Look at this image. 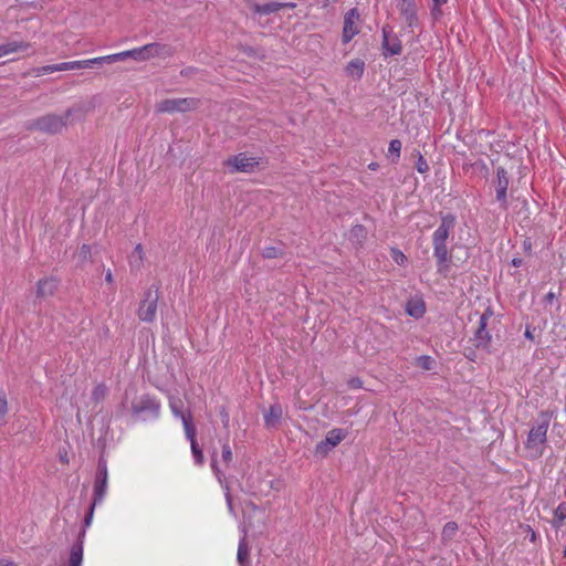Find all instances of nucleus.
<instances>
[{
	"label": "nucleus",
	"mask_w": 566,
	"mask_h": 566,
	"mask_svg": "<svg viewBox=\"0 0 566 566\" xmlns=\"http://www.w3.org/2000/svg\"><path fill=\"white\" fill-rule=\"evenodd\" d=\"M391 258L399 265H403L407 262L406 255L398 249H391Z\"/></svg>",
	"instance_id": "41"
},
{
	"label": "nucleus",
	"mask_w": 566,
	"mask_h": 566,
	"mask_svg": "<svg viewBox=\"0 0 566 566\" xmlns=\"http://www.w3.org/2000/svg\"><path fill=\"white\" fill-rule=\"evenodd\" d=\"M95 65H102L101 61H99V57H93V59L83 60V67L84 69L93 67Z\"/></svg>",
	"instance_id": "44"
},
{
	"label": "nucleus",
	"mask_w": 566,
	"mask_h": 566,
	"mask_svg": "<svg viewBox=\"0 0 566 566\" xmlns=\"http://www.w3.org/2000/svg\"><path fill=\"white\" fill-rule=\"evenodd\" d=\"M96 505L97 504H94V502L91 504L90 511L84 518V527H88L91 525L92 520H93L94 509Z\"/></svg>",
	"instance_id": "43"
},
{
	"label": "nucleus",
	"mask_w": 566,
	"mask_h": 566,
	"mask_svg": "<svg viewBox=\"0 0 566 566\" xmlns=\"http://www.w3.org/2000/svg\"><path fill=\"white\" fill-rule=\"evenodd\" d=\"M258 160L254 157H249L245 154H239L227 159L226 165L231 171L250 172L258 166Z\"/></svg>",
	"instance_id": "12"
},
{
	"label": "nucleus",
	"mask_w": 566,
	"mask_h": 566,
	"mask_svg": "<svg viewBox=\"0 0 566 566\" xmlns=\"http://www.w3.org/2000/svg\"><path fill=\"white\" fill-rule=\"evenodd\" d=\"M566 521V502H562L557 505L554 511V518L552 521V526L554 528H560Z\"/></svg>",
	"instance_id": "25"
},
{
	"label": "nucleus",
	"mask_w": 566,
	"mask_h": 566,
	"mask_svg": "<svg viewBox=\"0 0 566 566\" xmlns=\"http://www.w3.org/2000/svg\"><path fill=\"white\" fill-rule=\"evenodd\" d=\"M8 413V399L4 391H0V426L3 423Z\"/></svg>",
	"instance_id": "36"
},
{
	"label": "nucleus",
	"mask_w": 566,
	"mask_h": 566,
	"mask_svg": "<svg viewBox=\"0 0 566 566\" xmlns=\"http://www.w3.org/2000/svg\"><path fill=\"white\" fill-rule=\"evenodd\" d=\"M349 386L352 388H360L363 386V381L359 378H353L349 380Z\"/></svg>",
	"instance_id": "46"
},
{
	"label": "nucleus",
	"mask_w": 566,
	"mask_h": 566,
	"mask_svg": "<svg viewBox=\"0 0 566 566\" xmlns=\"http://www.w3.org/2000/svg\"><path fill=\"white\" fill-rule=\"evenodd\" d=\"M122 61L130 57L138 62L148 61L154 57H167L171 55L170 46L160 43H148L140 48L123 51Z\"/></svg>",
	"instance_id": "3"
},
{
	"label": "nucleus",
	"mask_w": 566,
	"mask_h": 566,
	"mask_svg": "<svg viewBox=\"0 0 566 566\" xmlns=\"http://www.w3.org/2000/svg\"><path fill=\"white\" fill-rule=\"evenodd\" d=\"M59 66H60V63L44 65V66H40V67H34L32 70V74L34 76H42V75H45V74H50V73H54V72H60V67Z\"/></svg>",
	"instance_id": "30"
},
{
	"label": "nucleus",
	"mask_w": 566,
	"mask_h": 566,
	"mask_svg": "<svg viewBox=\"0 0 566 566\" xmlns=\"http://www.w3.org/2000/svg\"><path fill=\"white\" fill-rule=\"evenodd\" d=\"M198 101L195 98H166L156 104L158 113L188 112L197 108Z\"/></svg>",
	"instance_id": "5"
},
{
	"label": "nucleus",
	"mask_w": 566,
	"mask_h": 566,
	"mask_svg": "<svg viewBox=\"0 0 566 566\" xmlns=\"http://www.w3.org/2000/svg\"><path fill=\"white\" fill-rule=\"evenodd\" d=\"M98 57H99L102 65L105 63H115V62L122 61V53L118 52V53H114V54H109V55H105V56H98Z\"/></svg>",
	"instance_id": "39"
},
{
	"label": "nucleus",
	"mask_w": 566,
	"mask_h": 566,
	"mask_svg": "<svg viewBox=\"0 0 566 566\" xmlns=\"http://www.w3.org/2000/svg\"><path fill=\"white\" fill-rule=\"evenodd\" d=\"M368 167H369V169H371V170H376V169H377V167H378V164H376V163H371V164H369V166H368Z\"/></svg>",
	"instance_id": "55"
},
{
	"label": "nucleus",
	"mask_w": 566,
	"mask_h": 566,
	"mask_svg": "<svg viewBox=\"0 0 566 566\" xmlns=\"http://www.w3.org/2000/svg\"><path fill=\"white\" fill-rule=\"evenodd\" d=\"M431 15L433 19H439L442 15L441 6L446 4L448 0H432Z\"/></svg>",
	"instance_id": "38"
},
{
	"label": "nucleus",
	"mask_w": 566,
	"mask_h": 566,
	"mask_svg": "<svg viewBox=\"0 0 566 566\" xmlns=\"http://www.w3.org/2000/svg\"><path fill=\"white\" fill-rule=\"evenodd\" d=\"M132 411L135 415H147L157 418L160 411V403L157 399L149 395H143L132 403Z\"/></svg>",
	"instance_id": "9"
},
{
	"label": "nucleus",
	"mask_w": 566,
	"mask_h": 566,
	"mask_svg": "<svg viewBox=\"0 0 566 566\" xmlns=\"http://www.w3.org/2000/svg\"><path fill=\"white\" fill-rule=\"evenodd\" d=\"M434 364H436L434 359L432 357H430V356H427V355L419 356L416 359V365L418 367H420L421 369H423V370H431V369H433Z\"/></svg>",
	"instance_id": "32"
},
{
	"label": "nucleus",
	"mask_w": 566,
	"mask_h": 566,
	"mask_svg": "<svg viewBox=\"0 0 566 566\" xmlns=\"http://www.w3.org/2000/svg\"><path fill=\"white\" fill-rule=\"evenodd\" d=\"M556 298V295L554 292L549 291L546 295H545V302L547 303H552L554 300Z\"/></svg>",
	"instance_id": "48"
},
{
	"label": "nucleus",
	"mask_w": 566,
	"mask_h": 566,
	"mask_svg": "<svg viewBox=\"0 0 566 566\" xmlns=\"http://www.w3.org/2000/svg\"><path fill=\"white\" fill-rule=\"evenodd\" d=\"M524 336L530 340L534 339V335L530 326L526 327Z\"/></svg>",
	"instance_id": "49"
},
{
	"label": "nucleus",
	"mask_w": 566,
	"mask_h": 566,
	"mask_svg": "<svg viewBox=\"0 0 566 566\" xmlns=\"http://www.w3.org/2000/svg\"><path fill=\"white\" fill-rule=\"evenodd\" d=\"M242 537L239 542L237 558L240 565H243L249 555V546L247 543V530L242 527Z\"/></svg>",
	"instance_id": "26"
},
{
	"label": "nucleus",
	"mask_w": 566,
	"mask_h": 566,
	"mask_svg": "<svg viewBox=\"0 0 566 566\" xmlns=\"http://www.w3.org/2000/svg\"><path fill=\"white\" fill-rule=\"evenodd\" d=\"M108 392L107 387L104 384H98L92 391V399L98 403L103 401Z\"/></svg>",
	"instance_id": "31"
},
{
	"label": "nucleus",
	"mask_w": 566,
	"mask_h": 566,
	"mask_svg": "<svg viewBox=\"0 0 566 566\" xmlns=\"http://www.w3.org/2000/svg\"><path fill=\"white\" fill-rule=\"evenodd\" d=\"M347 71L352 75H357L359 77L363 75L364 72V63L359 60H354L348 63Z\"/></svg>",
	"instance_id": "33"
},
{
	"label": "nucleus",
	"mask_w": 566,
	"mask_h": 566,
	"mask_svg": "<svg viewBox=\"0 0 566 566\" xmlns=\"http://www.w3.org/2000/svg\"><path fill=\"white\" fill-rule=\"evenodd\" d=\"M525 530H526V538H528L530 542L535 543L538 538L536 532L530 525H526Z\"/></svg>",
	"instance_id": "45"
},
{
	"label": "nucleus",
	"mask_w": 566,
	"mask_h": 566,
	"mask_svg": "<svg viewBox=\"0 0 566 566\" xmlns=\"http://www.w3.org/2000/svg\"><path fill=\"white\" fill-rule=\"evenodd\" d=\"M507 171L503 167L496 168L495 191L496 200L500 202L502 209H507V188H509Z\"/></svg>",
	"instance_id": "11"
},
{
	"label": "nucleus",
	"mask_w": 566,
	"mask_h": 566,
	"mask_svg": "<svg viewBox=\"0 0 566 566\" xmlns=\"http://www.w3.org/2000/svg\"><path fill=\"white\" fill-rule=\"evenodd\" d=\"M282 254H283V251L279 247H265L262 250V255H263V258H266V259H275V258L281 256Z\"/></svg>",
	"instance_id": "34"
},
{
	"label": "nucleus",
	"mask_w": 566,
	"mask_h": 566,
	"mask_svg": "<svg viewBox=\"0 0 566 566\" xmlns=\"http://www.w3.org/2000/svg\"><path fill=\"white\" fill-rule=\"evenodd\" d=\"M85 530L80 534L78 542L71 547L69 566H82L83 560V538Z\"/></svg>",
	"instance_id": "20"
},
{
	"label": "nucleus",
	"mask_w": 566,
	"mask_h": 566,
	"mask_svg": "<svg viewBox=\"0 0 566 566\" xmlns=\"http://www.w3.org/2000/svg\"><path fill=\"white\" fill-rule=\"evenodd\" d=\"M60 72L61 71H73V70H81L83 67V60L81 61H70V62H62L60 63Z\"/></svg>",
	"instance_id": "35"
},
{
	"label": "nucleus",
	"mask_w": 566,
	"mask_h": 566,
	"mask_svg": "<svg viewBox=\"0 0 566 566\" xmlns=\"http://www.w3.org/2000/svg\"><path fill=\"white\" fill-rule=\"evenodd\" d=\"M416 169L420 174H426L429 170V165H428L427 160L423 158L422 155H419V157H418V159L416 161Z\"/></svg>",
	"instance_id": "42"
},
{
	"label": "nucleus",
	"mask_w": 566,
	"mask_h": 566,
	"mask_svg": "<svg viewBox=\"0 0 566 566\" xmlns=\"http://www.w3.org/2000/svg\"><path fill=\"white\" fill-rule=\"evenodd\" d=\"M458 530H459V526L455 522H448L442 528V533H441L442 541L443 542L451 541L455 536Z\"/></svg>",
	"instance_id": "28"
},
{
	"label": "nucleus",
	"mask_w": 566,
	"mask_h": 566,
	"mask_svg": "<svg viewBox=\"0 0 566 566\" xmlns=\"http://www.w3.org/2000/svg\"><path fill=\"white\" fill-rule=\"evenodd\" d=\"M107 491V468L104 461L98 462L97 472L94 482V504H101Z\"/></svg>",
	"instance_id": "10"
},
{
	"label": "nucleus",
	"mask_w": 566,
	"mask_h": 566,
	"mask_svg": "<svg viewBox=\"0 0 566 566\" xmlns=\"http://www.w3.org/2000/svg\"><path fill=\"white\" fill-rule=\"evenodd\" d=\"M222 421H223V424L227 427V426H228V422H229L228 413H224V415H223V419H222Z\"/></svg>",
	"instance_id": "53"
},
{
	"label": "nucleus",
	"mask_w": 566,
	"mask_h": 566,
	"mask_svg": "<svg viewBox=\"0 0 566 566\" xmlns=\"http://www.w3.org/2000/svg\"><path fill=\"white\" fill-rule=\"evenodd\" d=\"M221 459L226 465H229L233 459L231 447L227 442L222 444Z\"/></svg>",
	"instance_id": "37"
},
{
	"label": "nucleus",
	"mask_w": 566,
	"mask_h": 566,
	"mask_svg": "<svg viewBox=\"0 0 566 566\" xmlns=\"http://www.w3.org/2000/svg\"><path fill=\"white\" fill-rule=\"evenodd\" d=\"M105 281H106L107 283H112V282H113V274H112L111 270H108V271L106 272Z\"/></svg>",
	"instance_id": "52"
},
{
	"label": "nucleus",
	"mask_w": 566,
	"mask_h": 566,
	"mask_svg": "<svg viewBox=\"0 0 566 566\" xmlns=\"http://www.w3.org/2000/svg\"><path fill=\"white\" fill-rule=\"evenodd\" d=\"M73 114V108H69L63 115L46 114L36 118L31 127L48 134L60 133L67 123V119Z\"/></svg>",
	"instance_id": "4"
},
{
	"label": "nucleus",
	"mask_w": 566,
	"mask_h": 566,
	"mask_svg": "<svg viewBox=\"0 0 566 566\" xmlns=\"http://www.w3.org/2000/svg\"><path fill=\"white\" fill-rule=\"evenodd\" d=\"M345 432L342 429H333L328 431L324 441L317 444L316 451L321 452L325 447L334 448L345 439Z\"/></svg>",
	"instance_id": "18"
},
{
	"label": "nucleus",
	"mask_w": 566,
	"mask_h": 566,
	"mask_svg": "<svg viewBox=\"0 0 566 566\" xmlns=\"http://www.w3.org/2000/svg\"><path fill=\"white\" fill-rule=\"evenodd\" d=\"M493 315L492 311L488 308L479 318V327L474 333V336L472 338V342L474 346L479 349H483L489 352L490 350V344L492 340V336L486 329L488 322Z\"/></svg>",
	"instance_id": "7"
},
{
	"label": "nucleus",
	"mask_w": 566,
	"mask_h": 566,
	"mask_svg": "<svg viewBox=\"0 0 566 566\" xmlns=\"http://www.w3.org/2000/svg\"><path fill=\"white\" fill-rule=\"evenodd\" d=\"M565 496H566V489H565Z\"/></svg>",
	"instance_id": "56"
},
{
	"label": "nucleus",
	"mask_w": 566,
	"mask_h": 566,
	"mask_svg": "<svg viewBox=\"0 0 566 566\" xmlns=\"http://www.w3.org/2000/svg\"><path fill=\"white\" fill-rule=\"evenodd\" d=\"M522 264H523V260L522 259L515 258V259L512 260V265L515 266V268H520Z\"/></svg>",
	"instance_id": "51"
},
{
	"label": "nucleus",
	"mask_w": 566,
	"mask_h": 566,
	"mask_svg": "<svg viewBox=\"0 0 566 566\" xmlns=\"http://www.w3.org/2000/svg\"><path fill=\"white\" fill-rule=\"evenodd\" d=\"M59 282L54 277H45L38 282L36 295L39 297H46L54 294L57 290Z\"/></svg>",
	"instance_id": "19"
},
{
	"label": "nucleus",
	"mask_w": 566,
	"mask_h": 566,
	"mask_svg": "<svg viewBox=\"0 0 566 566\" xmlns=\"http://www.w3.org/2000/svg\"><path fill=\"white\" fill-rule=\"evenodd\" d=\"M382 49L385 56L398 55L402 51L401 42L396 36H391V30L382 28Z\"/></svg>",
	"instance_id": "14"
},
{
	"label": "nucleus",
	"mask_w": 566,
	"mask_h": 566,
	"mask_svg": "<svg viewBox=\"0 0 566 566\" xmlns=\"http://www.w3.org/2000/svg\"><path fill=\"white\" fill-rule=\"evenodd\" d=\"M360 13L357 8L349 9L344 15L342 41L349 43L360 32Z\"/></svg>",
	"instance_id": "6"
},
{
	"label": "nucleus",
	"mask_w": 566,
	"mask_h": 566,
	"mask_svg": "<svg viewBox=\"0 0 566 566\" xmlns=\"http://www.w3.org/2000/svg\"><path fill=\"white\" fill-rule=\"evenodd\" d=\"M182 401L178 398L171 397L169 399V407L174 413L175 417L180 418L184 424V429L186 430V423H192V419L190 415H185L182 412Z\"/></svg>",
	"instance_id": "22"
},
{
	"label": "nucleus",
	"mask_w": 566,
	"mask_h": 566,
	"mask_svg": "<svg viewBox=\"0 0 566 566\" xmlns=\"http://www.w3.org/2000/svg\"><path fill=\"white\" fill-rule=\"evenodd\" d=\"M353 231L355 232H363L364 231V228L361 226H356Z\"/></svg>",
	"instance_id": "54"
},
{
	"label": "nucleus",
	"mask_w": 566,
	"mask_h": 566,
	"mask_svg": "<svg viewBox=\"0 0 566 566\" xmlns=\"http://www.w3.org/2000/svg\"><path fill=\"white\" fill-rule=\"evenodd\" d=\"M406 311L412 317H422L426 312L424 303L422 301H410L407 304Z\"/></svg>",
	"instance_id": "27"
},
{
	"label": "nucleus",
	"mask_w": 566,
	"mask_h": 566,
	"mask_svg": "<svg viewBox=\"0 0 566 566\" xmlns=\"http://www.w3.org/2000/svg\"><path fill=\"white\" fill-rule=\"evenodd\" d=\"M144 264V249L142 244H137L129 255V265L133 270H139Z\"/></svg>",
	"instance_id": "24"
},
{
	"label": "nucleus",
	"mask_w": 566,
	"mask_h": 566,
	"mask_svg": "<svg viewBox=\"0 0 566 566\" xmlns=\"http://www.w3.org/2000/svg\"><path fill=\"white\" fill-rule=\"evenodd\" d=\"M398 10L408 28L413 31L419 25L418 10L415 0H399Z\"/></svg>",
	"instance_id": "13"
},
{
	"label": "nucleus",
	"mask_w": 566,
	"mask_h": 566,
	"mask_svg": "<svg viewBox=\"0 0 566 566\" xmlns=\"http://www.w3.org/2000/svg\"><path fill=\"white\" fill-rule=\"evenodd\" d=\"M29 46H30V44L24 41L7 42V43L0 45V57L7 56L11 53H15L19 51H24Z\"/></svg>",
	"instance_id": "23"
},
{
	"label": "nucleus",
	"mask_w": 566,
	"mask_h": 566,
	"mask_svg": "<svg viewBox=\"0 0 566 566\" xmlns=\"http://www.w3.org/2000/svg\"><path fill=\"white\" fill-rule=\"evenodd\" d=\"M91 253V247L87 244H83L81 247V254L87 256Z\"/></svg>",
	"instance_id": "47"
},
{
	"label": "nucleus",
	"mask_w": 566,
	"mask_h": 566,
	"mask_svg": "<svg viewBox=\"0 0 566 566\" xmlns=\"http://www.w3.org/2000/svg\"><path fill=\"white\" fill-rule=\"evenodd\" d=\"M553 417L554 413L552 411H541L536 422L532 424L524 443L528 459L536 460L544 454L547 432Z\"/></svg>",
	"instance_id": "2"
},
{
	"label": "nucleus",
	"mask_w": 566,
	"mask_h": 566,
	"mask_svg": "<svg viewBox=\"0 0 566 566\" xmlns=\"http://www.w3.org/2000/svg\"><path fill=\"white\" fill-rule=\"evenodd\" d=\"M186 438L190 442L191 453L193 457L195 464L198 467L203 465L205 463V457L201 448L199 447L197 440H196V427L193 423H186Z\"/></svg>",
	"instance_id": "15"
},
{
	"label": "nucleus",
	"mask_w": 566,
	"mask_h": 566,
	"mask_svg": "<svg viewBox=\"0 0 566 566\" xmlns=\"http://www.w3.org/2000/svg\"><path fill=\"white\" fill-rule=\"evenodd\" d=\"M211 469H212L216 478L218 479L219 483L221 484V486L226 489V500H227V505H228L230 514L235 515L233 504H232V499H231V495L229 492V488L224 483V475L218 467V462L216 459V452H213L211 455Z\"/></svg>",
	"instance_id": "17"
},
{
	"label": "nucleus",
	"mask_w": 566,
	"mask_h": 566,
	"mask_svg": "<svg viewBox=\"0 0 566 566\" xmlns=\"http://www.w3.org/2000/svg\"><path fill=\"white\" fill-rule=\"evenodd\" d=\"M98 57H99L102 65L105 63H115V62L122 61V53L118 52V53H114V54H109V55H105V56H98Z\"/></svg>",
	"instance_id": "40"
},
{
	"label": "nucleus",
	"mask_w": 566,
	"mask_h": 566,
	"mask_svg": "<svg viewBox=\"0 0 566 566\" xmlns=\"http://www.w3.org/2000/svg\"><path fill=\"white\" fill-rule=\"evenodd\" d=\"M158 294L157 291L149 289L145 293V298L142 301L137 315L143 322H153L157 313Z\"/></svg>",
	"instance_id": "8"
},
{
	"label": "nucleus",
	"mask_w": 566,
	"mask_h": 566,
	"mask_svg": "<svg viewBox=\"0 0 566 566\" xmlns=\"http://www.w3.org/2000/svg\"><path fill=\"white\" fill-rule=\"evenodd\" d=\"M0 566H15V564L9 559H0Z\"/></svg>",
	"instance_id": "50"
},
{
	"label": "nucleus",
	"mask_w": 566,
	"mask_h": 566,
	"mask_svg": "<svg viewBox=\"0 0 566 566\" xmlns=\"http://www.w3.org/2000/svg\"><path fill=\"white\" fill-rule=\"evenodd\" d=\"M401 142L399 139H392L390 140L389 143V147H388V156H392V161L394 163H397L400 158V153H401Z\"/></svg>",
	"instance_id": "29"
},
{
	"label": "nucleus",
	"mask_w": 566,
	"mask_h": 566,
	"mask_svg": "<svg viewBox=\"0 0 566 566\" xmlns=\"http://www.w3.org/2000/svg\"><path fill=\"white\" fill-rule=\"evenodd\" d=\"M283 416V409L281 405L274 403L272 405L268 412L264 413V423L268 428H274L280 423V420Z\"/></svg>",
	"instance_id": "21"
},
{
	"label": "nucleus",
	"mask_w": 566,
	"mask_h": 566,
	"mask_svg": "<svg viewBox=\"0 0 566 566\" xmlns=\"http://www.w3.org/2000/svg\"><path fill=\"white\" fill-rule=\"evenodd\" d=\"M455 227V217L451 213L441 217V223L432 234L433 255L437 260V269L441 274H447L450 269L451 256L447 242Z\"/></svg>",
	"instance_id": "1"
},
{
	"label": "nucleus",
	"mask_w": 566,
	"mask_h": 566,
	"mask_svg": "<svg viewBox=\"0 0 566 566\" xmlns=\"http://www.w3.org/2000/svg\"><path fill=\"white\" fill-rule=\"evenodd\" d=\"M284 8L293 9V8H295V3L271 1V2H266V3H262V4L253 3L251 6L252 11L255 14H260V15H268L271 13H275Z\"/></svg>",
	"instance_id": "16"
}]
</instances>
